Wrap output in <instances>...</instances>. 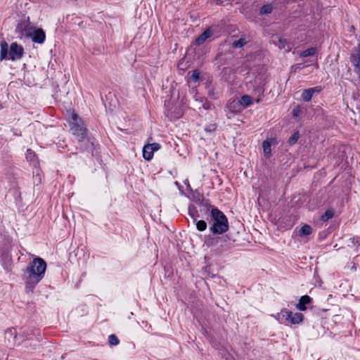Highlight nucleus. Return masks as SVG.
I'll return each mask as SVG.
<instances>
[{
	"label": "nucleus",
	"instance_id": "9",
	"mask_svg": "<svg viewBox=\"0 0 360 360\" xmlns=\"http://www.w3.org/2000/svg\"><path fill=\"white\" fill-rule=\"evenodd\" d=\"M29 37H31L32 41L34 43L43 44L46 39V34L42 29H36L34 27L32 30V35H30Z\"/></svg>",
	"mask_w": 360,
	"mask_h": 360
},
{
	"label": "nucleus",
	"instance_id": "11",
	"mask_svg": "<svg viewBox=\"0 0 360 360\" xmlns=\"http://www.w3.org/2000/svg\"><path fill=\"white\" fill-rule=\"evenodd\" d=\"M226 107L232 112H239L243 110L239 100H230L227 103Z\"/></svg>",
	"mask_w": 360,
	"mask_h": 360
},
{
	"label": "nucleus",
	"instance_id": "3",
	"mask_svg": "<svg viewBox=\"0 0 360 360\" xmlns=\"http://www.w3.org/2000/svg\"><path fill=\"white\" fill-rule=\"evenodd\" d=\"M211 216L213 223L210 231L214 234H222L229 229V222L226 215L217 208H212Z\"/></svg>",
	"mask_w": 360,
	"mask_h": 360
},
{
	"label": "nucleus",
	"instance_id": "24",
	"mask_svg": "<svg viewBox=\"0 0 360 360\" xmlns=\"http://www.w3.org/2000/svg\"><path fill=\"white\" fill-rule=\"evenodd\" d=\"M273 11V6L271 4L264 5L260 9L261 14H269Z\"/></svg>",
	"mask_w": 360,
	"mask_h": 360
},
{
	"label": "nucleus",
	"instance_id": "6",
	"mask_svg": "<svg viewBox=\"0 0 360 360\" xmlns=\"http://www.w3.org/2000/svg\"><path fill=\"white\" fill-rule=\"evenodd\" d=\"M24 53V49L22 46L17 43H12L9 49V54L8 59L11 60H17L20 59Z\"/></svg>",
	"mask_w": 360,
	"mask_h": 360
},
{
	"label": "nucleus",
	"instance_id": "14",
	"mask_svg": "<svg viewBox=\"0 0 360 360\" xmlns=\"http://www.w3.org/2000/svg\"><path fill=\"white\" fill-rule=\"evenodd\" d=\"M8 45L6 41H4L1 44L0 60L8 59Z\"/></svg>",
	"mask_w": 360,
	"mask_h": 360
},
{
	"label": "nucleus",
	"instance_id": "15",
	"mask_svg": "<svg viewBox=\"0 0 360 360\" xmlns=\"http://www.w3.org/2000/svg\"><path fill=\"white\" fill-rule=\"evenodd\" d=\"M275 44L279 49H285L286 51H290L291 49L290 44L287 43L285 39L279 37L278 38V41L275 42Z\"/></svg>",
	"mask_w": 360,
	"mask_h": 360
},
{
	"label": "nucleus",
	"instance_id": "30",
	"mask_svg": "<svg viewBox=\"0 0 360 360\" xmlns=\"http://www.w3.org/2000/svg\"><path fill=\"white\" fill-rule=\"evenodd\" d=\"M222 237H216L212 239L210 241V245H215L221 241Z\"/></svg>",
	"mask_w": 360,
	"mask_h": 360
},
{
	"label": "nucleus",
	"instance_id": "18",
	"mask_svg": "<svg viewBox=\"0 0 360 360\" xmlns=\"http://www.w3.org/2000/svg\"><path fill=\"white\" fill-rule=\"evenodd\" d=\"M264 155L266 158H269L271 153V143L269 141L266 140L262 143Z\"/></svg>",
	"mask_w": 360,
	"mask_h": 360
},
{
	"label": "nucleus",
	"instance_id": "16",
	"mask_svg": "<svg viewBox=\"0 0 360 360\" xmlns=\"http://www.w3.org/2000/svg\"><path fill=\"white\" fill-rule=\"evenodd\" d=\"M5 335H6V338L8 340V341H11V339L13 342V343L15 344V342H16V338H17V335H16V330L15 328H8L6 330V333H5Z\"/></svg>",
	"mask_w": 360,
	"mask_h": 360
},
{
	"label": "nucleus",
	"instance_id": "12",
	"mask_svg": "<svg viewBox=\"0 0 360 360\" xmlns=\"http://www.w3.org/2000/svg\"><path fill=\"white\" fill-rule=\"evenodd\" d=\"M211 30L210 29L206 30L195 39V44L197 46L202 44L206 41L207 39L211 37Z\"/></svg>",
	"mask_w": 360,
	"mask_h": 360
},
{
	"label": "nucleus",
	"instance_id": "8",
	"mask_svg": "<svg viewBox=\"0 0 360 360\" xmlns=\"http://www.w3.org/2000/svg\"><path fill=\"white\" fill-rule=\"evenodd\" d=\"M34 28V27L30 26L27 22H21L16 26L15 32L18 34L20 37H29L30 35H32Z\"/></svg>",
	"mask_w": 360,
	"mask_h": 360
},
{
	"label": "nucleus",
	"instance_id": "1",
	"mask_svg": "<svg viewBox=\"0 0 360 360\" xmlns=\"http://www.w3.org/2000/svg\"><path fill=\"white\" fill-rule=\"evenodd\" d=\"M46 269V262L37 257L30 262L25 273L26 289L32 291L35 285L44 278Z\"/></svg>",
	"mask_w": 360,
	"mask_h": 360
},
{
	"label": "nucleus",
	"instance_id": "33",
	"mask_svg": "<svg viewBox=\"0 0 360 360\" xmlns=\"http://www.w3.org/2000/svg\"><path fill=\"white\" fill-rule=\"evenodd\" d=\"M255 101H256V103H259V102L260 101V99H259V98H257V99L255 100Z\"/></svg>",
	"mask_w": 360,
	"mask_h": 360
},
{
	"label": "nucleus",
	"instance_id": "5",
	"mask_svg": "<svg viewBox=\"0 0 360 360\" xmlns=\"http://www.w3.org/2000/svg\"><path fill=\"white\" fill-rule=\"evenodd\" d=\"M350 62L354 67V72L358 76L356 79L354 80V84L356 86L359 91H360V52L357 51L352 53L350 56Z\"/></svg>",
	"mask_w": 360,
	"mask_h": 360
},
{
	"label": "nucleus",
	"instance_id": "10",
	"mask_svg": "<svg viewBox=\"0 0 360 360\" xmlns=\"http://www.w3.org/2000/svg\"><path fill=\"white\" fill-rule=\"evenodd\" d=\"M312 302V298L309 295H303L302 296L298 303L296 304V308L300 311H305L307 310V305L310 304Z\"/></svg>",
	"mask_w": 360,
	"mask_h": 360
},
{
	"label": "nucleus",
	"instance_id": "29",
	"mask_svg": "<svg viewBox=\"0 0 360 360\" xmlns=\"http://www.w3.org/2000/svg\"><path fill=\"white\" fill-rule=\"evenodd\" d=\"M200 78V73L198 70L193 71V73L191 76V79L193 82H197Z\"/></svg>",
	"mask_w": 360,
	"mask_h": 360
},
{
	"label": "nucleus",
	"instance_id": "27",
	"mask_svg": "<svg viewBox=\"0 0 360 360\" xmlns=\"http://www.w3.org/2000/svg\"><path fill=\"white\" fill-rule=\"evenodd\" d=\"M300 139V134L298 132H295L291 137L289 139L288 142L290 145L295 144Z\"/></svg>",
	"mask_w": 360,
	"mask_h": 360
},
{
	"label": "nucleus",
	"instance_id": "23",
	"mask_svg": "<svg viewBox=\"0 0 360 360\" xmlns=\"http://www.w3.org/2000/svg\"><path fill=\"white\" fill-rule=\"evenodd\" d=\"M334 216V212L332 210H328L325 212V213L321 216V219L323 221H326L331 219Z\"/></svg>",
	"mask_w": 360,
	"mask_h": 360
},
{
	"label": "nucleus",
	"instance_id": "32",
	"mask_svg": "<svg viewBox=\"0 0 360 360\" xmlns=\"http://www.w3.org/2000/svg\"><path fill=\"white\" fill-rule=\"evenodd\" d=\"M300 112H301V110H300V108H298V107L293 109V111H292L293 116L294 117L299 116Z\"/></svg>",
	"mask_w": 360,
	"mask_h": 360
},
{
	"label": "nucleus",
	"instance_id": "17",
	"mask_svg": "<svg viewBox=\"0 0 360 360\" xmlns=\"http://www.w3.org/2000/svg\"><path fill=\"white\" fill-rule=\"evenodd\" d=\"M311 233H312V228L311 226H309L308 224H304L299 230V236H309Z\"/></svg>",
	"mask_w": 360,
	"mask_h": 360
},
{
	"label": "nucleus",
	"instance_id": "13",
	"mask_svg": "<svg viewBox=\"0 0 360 360\" xmlns=\"http://www.w3.org/2000/svg\"><path fill=\"white\" fill-rule=\"evenodd\" d=\"M253 98L249 95H243L239 100L243 109L248 108L253 103Z\"/></svg>",
	"mask_w": 360,
	"mask_h": 360
},
{
	"label": "nucleus",
	"instance_id": "25",
	"mask_svg": "<svg viewBox=\"0 0 360 360\" xmlns=\"http://www.w3.org/2000/svg\"><path fill=\"white\" fill-rule=\"evenodd\" d=\"M108 342H109V344L112 346L117 345L120 343L119 339L114 334L109 335Z\"/></svg>",
	"mask_w": 360,
	"mask_h": 360
},
{
	"label": "nucleus",
	"instance_id": "19",
	"mask_svg": "<svg viewBox=\"0 0 360 360\" xmlns=\"http://www.w3.org/2000/svg\"><path fill=\"white\" fill-rule=\"evenodd\" d=\"M26 158L29 162H32L34 165H36V155L34 152L31 149H27L26 153Z\"/></svg>",
	"mask_w": 360,
	"mask_h": 360
},
{
	"label": "nucleus",
	"instance_id": "20",
	"mask_svg": "<svg viewBox=\"0 0 360 360\" xmlns=\"http://www.w3.org/2000/svg\"><path fill=\"white\" fill-rule=\"evenodd\" d=\"M316 53V48H309L304 51H303L300 56L302 57H308V56H312Z\"/></svg>",
	"mask_w": 360,
	"mask_h": 360
},
{
	"label": "nucleus",
	"instance_id": "26",
	"mask_svg": "<svg viewBox=\"0 0 360 360\" xmlns=\"http://www.w3.org/2000/svg\"><path fill=\"white\" fill-rule=\"evenodd\" d=\"M246 39L245 38H240L237 41H235L233 44V47L241 48L246 44Z\"/></svg>",
	"mask_w": 360,
	"mask_h": 360
},
{
	"label": "nucleus",
	"instance_id": "2",
	"mask_svg": "<svg viewBox=\"0 0 360 360\" xmlns=\"http://www.w3.org/2000/svg\"><path fill=\"white\" fill-rule=\"evenodd\" d=\"M70 130L79 142H84L85 149L93 146V143L87 138L86 129L84 127L82 119L75 112L71 114L70 120Z\"/></svg>",
	"mask_w": 360,
	"mask_h": 360
},
{
	"label": "nucleus",
	"instance_id": "28",
	"mask_svg": "<svg viewBox=\"0 0 360 360\" xmlns=\"http://www.w3.org/2000/svg\"><path fill=\"white\" fill-rule=\"evenodd\" d=\"M312 95L319 94L322 91V87L321 86H317L315 87L309 88V89Z\"/></svg>",
	"mask_w": 360,
	"mask_h": 360
},
{
	"label": "nucleus",
	"instance_id": "31",
	"mask_svg": "<svg viewBox=\"0 0 360 360\" xmlns=\"http://www.w3.org/2000/svg\"><path fill=\"white\" fill-rule=\"evenodd\" d=\"M259 80H261V77H259L258 79ZM263 84H262V82L259 81V82L258 83V88H257V91L259 93V94H263L264 93V89H263Z\"/></svg>",
	"mask_w": 360,
	"mask_h": 360
},
{
	"label": "nucleus",
	"instance_id": "4",
	"mask_svg": "<svg viewBox=\"0 0 360 360\" xmlns=\"http://www.w3.org/2000/svg\"><path fill=\"white\" fill-rule=\"evenodd\" d=\"M278 322L283 323L289 322L291 324H298L303 321L304 315L300 312L292 313L288 309H283L275 316Z\"/></svg>",
	"mask_w": 360,
	"mask_h": 360
},
{
	"label": "nucleus",
	"instance_id": "22",
	"mask_svg": "<svg viewBox=\"0 0 360 360\" xmlns=\"http://www.w3.org/2000/svg\"><path fill=\"white\" fill-rule=\"evenodd\" d=\"M312 97L313 95L309 89H304L302 93V98L306 102H309V101H311Z\"/></svg>",
	"mask_w": 360,
	"mask_h": 360
},
{
	"label": "nucleus",
	"instance_id": "7",
	"mask_svg": "<svg viewBox=\"0 0 360 360\" xmlns=\"http://www.w3.org/2000/svg\"><path fill=\"white\" fill-rule=\"evenodd\" d=\"M160 149V145L158 143H148L143 148V157L146 160H150L153 153Z\"/></svg>",
	"mask_w": 360,
	"mask_h": 360
},
{
	"label": "nucleus",
	"instance_id": "21",
	"mask_svg": "<svg viewBox=\"0 0 360 360\" xmlns=\"http://www.w3.org/2000/svg\"><path fill=\"white\" fill-rule=\"evenodd\" d=\"M194 222H195L196 228L198 231H203L207 229V223L205 221L194 219Z\"/></svg>",
	"mask_w": 360,
	"mask_h": 360
}]
</instances>
